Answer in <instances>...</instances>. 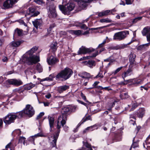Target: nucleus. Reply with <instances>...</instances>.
Here are the masks:
<instances>
[{"instance_id": "obj_57", "label": "nucleus", "mask_w": 150, "mask_h": 150, "mask_svg": "<svg viewBox=\"0 0 150 150\" xmlns=\"http://www.w3.org/2000/svg\"><path fill=\"white\" fill-rule=\"evenodd\" d=\"M104 12V15L105 16H106L108 14L109 12H110V11L109 10H106L105 11H103Z\"/></svg>"}, {"instance_id": "obj_36", "label": "nucleus", "mask_w": 150, "mask_h": 150, "mask_svg": "<svg viewBox=\"0 0 150 150\" xmlns=\"http://www.w3.org/2000/svg\"><path fill=\"white\" fill-rule=\"evenodd\" d=\"M76 26H79L81 28L84 30H86L88 28L84 24H81V23H79V24H76Z\"/></svg>"}, {"instance_id": "obj_7", "label": "nucleus", "mask_w": 150, "mask_h": 150, "mask_svg": "<svg viewBox=\"0 0 150 150\" xmlns=\"http://www.w3.org/2000/svg\"><path fill=\"white\" fill-rule=\"evenodd\" d=\"M21 111L23 112V116L25 114L29 117H31L33 115L35 112L33 107L29 104L26 105L25 108Z\"/></svg>"}, {"instance_id": "obj_24", "label": "nucleus", "mask_w": 150, "mask_h": 150, "mask_svg": "<svg viewBox=\"0 0 150 150\" xmlns=\"http://www.w3.org/2000/svg\"><path fill=\"white\" fill-rule=\"evenodd\" d=\"M35 84H33L32 83L27 84L24 86L23 91L25 90H30L34 87Z\"/></svg>"}, {"instance_id": "obj_47", "label": "nucleus", "mask_w": 150, "mask_h": 150, "mask_svg": "<svg viewBox=\"0 0 150 150\" xmlns=\"http://www.w3.org/2000/svg\"><path fill=\"white\" fill-rule=\"evenodd\" d=\"M109 60L110 62L108 64V65H110V62H112L115 61V60L114 59V58L113 56H111L110 57H109Z\"/></svg>"}, {"instance_id": "obj_55", "label": "nucleus", "mask_w": 150, "mask_h": 150, "mask_svg": "<svg viewBox=\"0 0 150 150\" xmlns=\"http://www.w3.org/2000/svg\"><path fill=\"white\" fill-rule=\"evenodd\" d=\"M142 18V17H139L137 18H135L133 21V22L134 23H136V21H137V20H140Z\"/></svg>"}, {"instance_id": "obj_58", "label": "nucleus", "mask_w": 150, "mask_h": 150, "mask_svg": "<svg viewBox=\"0 0 150 150\" xmlns=\"http://www.w3.org/2000/svg\"><path fill=\"white\" fill-rule=\"evenodd\" d=\"M98 15L99 16L101 17L105 16L104 13V12L103 11H102L101 12H99L98 13Z\"/></svg>"}, {"instance_id": "obj_14", "label": "nucleus", "mask_w": 150, "mask_h": 150, "mask_svg": "<svg viewBox=\"0 0 150 150\" xmlns=\"http://www.w3.org/2000/svg\"><path fill=\"white\" fill-rule=\"evenodd\" d=\"M34 26L37 29H38L42 25L43 23L42 20V19H37L32 21Z\"/></svg>"}, {"instance_id": "obj_43", "label": "nucleus", "mask_w": 150, "mask_h": 150, "mask_svg": "<svg viewBox=\"0 0 150 150\" xmlns=\"http://www.w3.org/2000/svg\"><path fill=\"white\" fill-rule=\"evenodd\" d=\"M83 145L86 147L88 148H91V145L90 144H88L87 142H84L83 141Z\"/></svg>"}, {"instance_id": "obj_23", "label": "nucleus", "mask_w": 150, "mask_h": 150, "mask_svg": "<svg viewBox=\"0 0 150 150\" xmlns=\"http://www.w3.org/2000/svg\"><path fill=\"white\" fill-rule=\"evenodd\" d=\"M145 110L144 108H140L138 110V116L139 117H142L144 115Z\"/></svg>"}, {"instance_id": "obj_13", "label": "nucleus", "mask_w": 150, "mask_h": 150, "mask_svg": "<svg viewBox=\"0 0 150 150\" xmlns=\"http://www.w3.org/2000/svg\"><path fill=\"white\" fill-rule=\"evenodd\" d=\"M125 82H127V83H132V84L134 86H137L142 84L143 83L142 80L139 79H134L126 80L125 81Z\"/></svg>"}, {"instance_id": "obj_25", "label": "nucleus", "mask_w": 150, "mask_h": 150, "mask_svg": "<svg viewBox=\"0 0 150 150\" xmlns=\"http://www.w3.org/2000/svg\"><path fill=\"white\" fill-rule=\"evenodd\" d=\"M150 27L148 26L144 27L142 31V35L144 36H145L146 35L150 33Z\"/></svg>"}, {"instance_id": "obj_45", "label": "nucleus", "mask_w": 150, "mask_h": 150, "mask_svg": "<svg viewBox=\"0 0 150 150\" xmlns=\"http://www.w3.org/2000/svg\"><path fill=\"white\" fill-rule=\"evenodd\" d=\"M88 120H91V118L90 116H88L86 118H84L82 120V123L85 122Z\"/></svg>"}, {"instance_id": "obj_46", "label": "nucleus", "mask_w": 150, "mask_h": 150, "mask_svg": "<svg viewBox=\"0 0 150 150\" xmlns=\"http://www.w3.org/2000/svg\"><path fill=\"white\" fill-rule=\"evenodd\" d=\"M34 1L39 4H44L43 0H34Z\"/></svg>"}, {"instance_id": "obj_2", "label": "nucleus", "mask_w": 150, "mask_h": 150, "mask_svg": "<svg viewBox=\"0 0 150 150\" xmlns=\"http://www.w3.org/2000/svg\"><path fill=\"white\" fill-rule=\"evenodd\" d=\"M38 49V47L34 46L27 52L23 56L22 61L29 65H32L39 62V57L36 55L33 54Z\"/></svg>"}, {"instance_id": "obj_10", "label": "nucleus", "mask_w": 150, "mask_h": 150, "mask_svg": "<svg viewBox=\"0 0 150 150\" xmlns=\"http://www.w3.org/2000/svg\"><path fill=\"white\" fill-rule=\"evenodd\" d=\"M7 81L10 84L16 86H18L23 84V82L21 81L15 79H8Z\"/></svg>"}, {"instance_id": "obj_19", "label": "nucleus", "mask_w": 150, "mask_h": 150, "mask_svg": "<svg viewBox=\"0 0 150 150\" xmlns=\"http://www.w3.org/2000/svg\"><path fill=\"white\" fill-rule=\"evenodd\" d=\"M48 117L50 126V131H53V128L54 127V118L50 116H49Z\"/></svg>"}, {"instance_id": "obj_37", "label": "nucleus", "mask_w": 150, "mask_h": 150, "mask_svg": "<svg viewBox=\"0 0 150 150\" xmlns=\"http://www.w3.org/2000/svg\"><path fill=\"white\" fill-rule=\"evenodd\" d=\"M100 22L103 23H110L112 21L111 19H110L108 18H104L101 19L100 20Z\"/></svg>"}, {"instance_id": "obj_64", "label": "nucleus", "mask_w": 150, "mask_h": 150, "mask_svg": "<svg viewBox=\"0 0 150 150\" xmlns=\"http://www.w3.org/2000/svg\"><path fill=\"white\" fill-rule=\"evenodd\" d=\"M64 131L65 132H67L68 131L69 129V127L68 126L65 125L64 127Z\"/></svg>"}, {"instance_id": "obj_27", "label": "nucleus", "mask_w": 150, "mask_h": 150, "mask_svg": "<svg viewBox=\"0 0 150 150\" xmlns=\"http://www.w3.org/2000/svg\"><path fill=\"white\" fill-rule=\"evenodd\" d=\"M93 0H75L76 1L78 2L79 4V6L81 7H82L81 5H83L84 3H90L93 1Z\"/></svg>"}, {"instance_id": "obj_21", "label": "nucleus", "mask_w": 150, "mask_h": 150, "mask_svg": "<svg viewBox=\"0 0 150 150\" xmlns=\"http://www.w3.org/2000/svg\"><path fill=\"white\" fill-rule=\"evenodd\" d=\"M78 76L83 78H89L90 77V74L86 72H80Z\"/></svg>"}, {"instance_id": "obj_53", "label": "nucleus", "mask_w": 150, "mask_h": 150, "mask_svg": "<svg viewBox=\"0 0 150 150\" xmlns=\"http://www.w3.org/2000/svg\"><path fill=\"white\" fill-rule=\"evenodd\" d=\"M147 40L149 42H150V33H148L146 35Z\"/></svg>"}, {"instance_id": "obj_61", "label": "nucleus", "mask_w": 150, "mask_h": 150, "mask_svg": "<svg viewBox=\"0 0 150 150\" xmlns=\"http://www.w3.org/2000/svg\"><path fill=\"white\" fill-rule=\"evenodd\" d=\"M99 83V81H95L94 83L93 84V86L96 88V86Z\"/></svg>"}, {"instance_id": "obj_28", "label": "nucleus", "mask_w": 150, "mask_h": 150, "mask_svg": "<svg viewBox=\"0 0 150 150\" xmlns=\"http://www.w3.org/2000/svg\"><path fill=\"white\" fill-rule=\"evenodd\" d=\"M22 42L21 41H13L11 43L10 45L13 47H17L19 46Z\"/></svg>"}, {"instance_id": "obj_15", "label": "nucleus", "mask_w": 150, "mask_h": 150, "mask_svg": "<svg viewBox=\"0 0 150 150\" xmlns=\"http://www.w3.org/2000/svg\"><path fill=\"white\" fill-rule=\"evenodd\" d=\"M136 55L133 53H131L129 55V61L130 62L129 67H133L136 65L135 61Z\"/></svg>"}, {"instance_id": "obj_63", "label": "nucleus", "mask_w": 150, "mask_h": 150, "mask_svg": "<svg viewBox=\"0 0 150 150\" xmlns=\"http://www.w3.org/2000/svg\"><path fill=\"white\" fill-rule=\"evenodd\" d=\"M126 4H131L132 3L130 0H125Z\"/></svg>"}, {"instance_id": "obj_44", "label": "nucleus", "mask_w": 150, "mask_h": 150, "mask_svg": "<svg viewBox=\"0 0 150 150\" xmlns=\"http://www.w3.org/2000/svg\"><path fill=\"white\" fill-rule=\"evenodd\" d=\"M81 96L82 98L86 102H88V101L87 100L86 96L82 92H81Z\"/></svg>"}, {"instance_id": "obj_48", "label": "nucleus", "mask_w": 150, "mask_h": 150, "mask_svg": "<svg viewBox=\"0 0 150 150\" xmlns=\"http://www.w3.org/2000/svg\"><path fill=\"white\" fill-rule=\"evenodd\" d=\"M44 114V112H40L37 116L36 118V119L37 120H38Z\"/></svg>"}, {"instance_id": "obj_30", "label": "nucleus", "mask_w": 150, "mask_h": 150, "mask_svg": "<svg viewBox=\"0 0 150 150\" xmlns=\"http://www.w3.org/2000/svg\"><path fill=\"white\" fill-rule=\"evenodd\" d=\"M69 32L72 34H74L76 35H79L81 34V30H71Z\"/></svg>"}, {"instance_id": "obj_8", "label": "nucleus", "mask_w": 150, "mask_h": 150, "mask_svg": "<svg viewBox=\"0 0 150 150\" xmlns=\"http://www.w3.org/2000/svg\"><path fill=\"white\" fill-rule=\"evenodd\" d=\"M18 1V0H7L3 3V9H6L12 8L13 5Z\"/></svg>"}, {"instance_id": "obj_4", "label": "nucleus", "mask_w": 150, "mask_h": 150, "mask_svg": "<svg viewBox=\"0 0 150 150\" xmlns=\"http://www.w3.org/2000/svg\"><path fill=\"white\" fill-rule=\"evenodd\" d=\"M73 73L72 70L68 68H66L59 73L56 76L57 79L62 78L63 80L65 81L69 79Z\"/></svg>"}, {"instance_id": "obj_60", "label": "nucleus", "mask_w": 150, "mask_h": 150, "mask_svg": "<svg viewBox=\"0 0 150 150\" xmlns=\"http://www.w3.org/2000/svg\"><path fill=\"white\" fill-rule=\"evenodd\" d=\"M103 89H104L105 90H107L108 91L112 90V89L110 88V86L106 87H104Z\"/></svg>"}, {"instance_id": "obj_40", "label": "nucleus", "mask_w": 150, "mask_h": 150, "mask_svg": "<svg viewBox=\"0 0 150 150\" xmlns=\"http://www.w3.org/2000/svg\"><path fill=\"white\" fill-rule=\"evenodd\" d=\"M25 138L23 137H21L19 140V143L23 142L24 144H25Z\"/></svg>"}, {"instance_id": "obj_3", "label": "nucleus", "mask_w": 150, "mask_h": 150, "mask_svg": "<svg viewBox=\"0 0 150 150\" xmlns=\"http://www.w3.org/2000/svg\"><path fill=\"white\" fill-rule=\"evenodd\" d=\"M23 112L20 111L16 113H9L3 118L4 123L6 125H10L13 123L17 117L20 118L23 116Z\"/></svg>"}, {"instance_id": "obj_42", "label": "nucleus", "mask_w": 150, "mask_h": 150, "mask_svg": "<svg viewBox=\"0 0 150 150\" xmlns=\"http://www.w3.org/2000/svg\"><path fill=\"white\" fill-rule=\"evenodd\" d=\"M14 92H16L17 93H18L20 94H21V93H23V90L21 91L18 88H16L13 90Z\"/></svg>"}, {"instance_id": "obj_54", "label": "nucleus", "mask_w": 150, "mask_h": 150, "mask_svg": "<svg viewBox=\"0 0 150 150\" xmlns=\"http://www.w3.org/2000/svg\"><path fill=\"white\" fill-rule=\"evenodd\" d=\"M67 33L66 32L64 31H61L60 32V35L61 36L65 35H66Z\"/></svg>"}, {"instance_id": "obj_16", "label": "nucleus", "mask_w": 150, "mask_h": 150, "mask_svg": "<svg viewBox=\"0 0 150 150\" xmlns=\"http://www.w3.org/2000/svg\"><path fill=\"white\" fill-rule=\"evenodd\" d=\"M47 61L48 64L50 65H54L58 62V59L53 56L48 57Z\"/></svg>"}, {"instance_id": "obj_56", "label": "nucleus", "mask_w": 150, "mask_h": 150, "mask_svg": "<svg viewBox=\"0 0 150 150\" xmlns=\"http://www.w3.org/2000/svg\"><path fill=\"white\" fill-rule=\"evenodd\" d=\"M77 101L79 103H80L82 104H83L85 106H87V104L86 103H84L83 102V101H81V100H77Z\"/></svg>"}, {"instance_id": "obj_6", "label": "nucleus", "mask_w": 150, "mask_h": 150, "mask_svg": "<svg viewBox=\"0 0 150 150\" xmlns=\"http://www.w3.org/2000/svg\"><path fill=\"white\" fill-rule=\"evenodd\" d=\"M129 34V32L127 31H120L115 34L113 39L115 40H124L127 36V35Z\"/></svg>"}, {"instance_id": "obj_9", "label": "nucleus", "mask_w": 150, "mask_h": 150, "mask_svg": "<svg viewBox=\"0 0 150 150\" xmlns=\"http://www.w3.org/2000/svg\"><path fill=\"white\" fill-rule=\"evenodd\" d=\"M94 51V49L93 48H86L85 47H82L80 48L78 52V54H86L87 53H89Z\"/></svg>"}, {"instance_id": "obj_34", "label": "nucleus", "mask_w": 150, "mask_h": 150, "mask_svg": "<svg viewBox=\"0 0 150 150\" xmlns=\"http://www.w3.org/2000/svg\"><path fill=\"white\" fill-rule=\"evenodd\" d=\"M36 69L39 73L41 72L42 71V68L40 64L39 63L37 64L36 67Z\"/></svg>"}, {"instance_id": "obj_39", "label": "nucleus", "mask_w": 150, "mask_h": 150, "mask_svg": "<svg viewBox=\"0 0 150 150\" xmlns=\"http://www.w3.org/2000/svg\"><path fill=\"white\" fill-rule=\"evenodd\" d=\"M134 139H133V143L132 144L131 148H135L136 147H138L139 146L138 142H134Z\"/></svg>"}, {"instance_id": "obj_12", "label": "nucleus", "mask_w": 150, "mask_h": 150, "mask_svg": "<svg viewBox=\"0 0 150 150\" xmlns=\"http://www.w3.org/2000/svg\"><path fill=\"white\" fill-rule=\"evenodd\" d=\"M49 5V10L50 13L51 14L53 17H56V14L55 10V6L54 3L52 2H48V4Z\"/></svg>"}, {"instance_id": "obj_11", "label": "nucleus", "mask_w": 150, "mask_h": 150, "mask_svg": "<svg viewBox=\"0 0 150 150\" xmlns=\"http://www.w3.org/2000/svg\"><path fill=\"white\" fill-rule=\"evenodd\" d=\"M29 12H27L25 16L30 15L31 17H33L37 16L40 14V12L38 11H35V9L33 7H30L29 8Z\"/></svg>"}, {"instance_id": "obj_1", "label": "nucleus", "mask_w": 150, "mask_h": 150, "mask_svg": "<svg viewBox=\"0 0 150 150\" xmlns=\"http://www.w3.org/2000/svg\"><path fill=\"white\" fill-rule=\"evenodd\" d=\"M70 110V109L68 107H64L62 109L61 111L62 115L58 117L57 122V131L55 134L52 135L50 137H49V140L52 144L51 145L52 147L56 146V142L60 132V129L62 126L63 127L65 124L67 114L69 113Z\"/></svg>"}, {"instance_id": "obj_41", "label": "nucleus", "mask_w": 150, "mask_h": 150, "mask_svg": "<svg viewBox=\"0 0 150 150\" xmlns=\"http://www.w3.org/2000/svg\"><path fill=\"white\" fill-rule=\"evenodd\" d=\"M123 68L122 67L117 68L115 70L113 71L112 74L114 75L116 74L117 73L119 72Z\"/></svg>"}, {"instance_id": "obj_59", "label": "nucleus", "mask_w": 150, "mask_h": 150, "mask_svg": "<svg viewBox=\"0 0 150 150\" xmlns=\"http://www.w3.org/2000/svg\"><path fill=\"white\" fill-rule=\"evenodd\" d=\"M43 81H52V78H51V77H47V78L44 79L43 80Z\"/></svg>"}, {"instance_id": "obj_51", "label": "nucleus", "mask_w": 150, "mask_h": 150, "mask_svg": "<svg viewBox=\"0 0 150 150\" xmlns=\"http://www.w3.org/2000/svg\"><path fill=\"white\" fill-rule=\"evenodd\" d=\"M108 25H107V26H104L101 27H98V28H91L90 30H98L99 29H102L103 28L106 27H108Z\"/></svg>"}, {"instance_id": "obj_50", "label": "nucleus", "mask_w": 150, "mask_h": 150, "mask_svg": "<svg viewBox=\"0 0 150 150\" xmlns=\"http://www.w3.org/2000/svg\"><path fill=\"white\" fill-rule=\"evenodd\" d=\"M18 22H19V23L21 25H23L24 26H27L26 24L24 22V21L22 20H18Z\"/></svg>"}, {"instance_id": "obj_32", "label": "nucleus", "mask_w": 150, "mask_h": 150, "mask_svg": "<svg viewBox=\"0 0 150 150\" xmlns=\"http://www.w3.org/2000/svg\"><path fill=\"white\" fill-rule=\"evenodd\" d=\"M100 126V125L99 124H96L93 126L89 127L90 130L92 131L95 129H97L98 127Z\"/></svg>"}, {"instance_id": "obj_5", "label": "nucleus", "mask_w": 150, "mask_h": 150, "mask_svg": "<svg viewBox=\"0 0 150 150\" xmlns=\"http://www.w3.org/2000/svg\"><path fill=\"white\" fill-rule=\"evenodd\" d=\"M75 4L72 3H68L65 6L59 5V7L62 12L66 15H69L70 12L73 10L75 7Z\"/></svg>"}, {"instance_id": "obj_17", "label": "nucleus", "mask_w": 150, "mask_h": 150, "mask_svg": "<svg viewBox=\"0 0 150 150\" xmlns=\"http://www.w3.org/2000/svg\"><path fill=\"white\" fill-rule=\"evenodd\" d=\"M132 67H129V68L125 72L122 74V76L124 80V83H123L124 85L128 83H127V82L125 81V78L126 77L130 75V73L132 71Z\"/></svg>"}, {"instance_id": "obj_52", "label": "nucleus", "mask_w": 150, "mask_h": 150, "mask_svg": "<svg viewBox=\"0 0 150 150\" xmlns=\"http://www.w3.org/2000/svg\"><path fill=\"white\" fill-rule=\"evenodd\" d=\"M55 26V25L54 24H52L50 25L49 28L48 29V30L49 31H51L53 28Z\"/></svg>"}, {"instance_id": "obj_38", "label": "nucleus", "mask_w": 150, "mask_h": 150, "mask_svg": "<svg viewBox=\"0 0 150 150\" xmlns=\"http://www.w3.org/2000/svg\"><path fill=\"white\" fill-rule=\"evenodd\" d=\"M120 96V97L122 99L127 98L129 97V96L128 95V93H127L121 94Z\"/></svg>"}, {"instance_id": "obj_29", "label": "nucleus", "mask_w": 150, "mask_h": 150, "mask_svg": "<svg viewBox=\"0 0 150 150\" xmlns=\"http://www.w3.org/2000/svg\"><path fill=\"white\" fill-rule=\"evenodd\" d=\"M98 51H97L95 53L93 54L91 56H88L86 57H84L83 58H81L80 59V60H82L83 59H90L91 58V57H95L98 54Z\"/></svg>"}, {"instance_id": "obj_18", "label": "nucleus", "mask_w": 150, "mask_h": 150, "mask_svg": "<svg viewBox=\"0 0 150 150\" xmlns=\"http://www.w3.org/2000/svg\"><path fill=\"white\" fill-rule=\"evenodd\" d=\"M69 86L64 85L59 87L58 88L57 91L59 93H61L69 89Z\"/></svg>"}, {"instance_id": "obj_33", "label": "nucleus", "mask_w": 150, "mask_h": 150, "mask_svg": "<svg viewBox=\"0 0 150 150\" xmlns=\"http://www.w3.org/2000/svg\"><path fill=\"white\" fill-rule=\"evenodd\" d=\"M15 33L17 34L18 36H21L23 35V31L22 30L17 28L15 30Z\"/></svg>"}, {"instance_id": "obj_49", "label": "nucleus", "mask_w": 150, "mask_h": 150, "mask_svg": "<svg viewBox=\"0 0 150 150\" xmlns=\"http://www.w3.org/2000/svg\"><path fill=\"white\" fill-rule=\"evenodd\" d=\"M103 75L102 74V73H100L99 72L98 75H97L96 77H95L94 78H103Z\"/></svg>"}, {"instance_id": "obj_62", "label": "nucleus", "mask_w": 150, "mask_h": 150, "mask_svg": "<svg viewBox=\"0 0 150 150\" xmlns=\"http://www.w3.org/2000/svg\"><path fill=\"white\" fill-rule=\"evenodd\" d=\"M51 97V95L50 93H48L45 96V97L48 99L50 98Z\"/></svg>"}, {"instance_id": "obj_22", "label": "nucleus", "mask_w": 150, "mask_h": 150, "mask_svg": "<svg viewBox=\"0 0 150 150\" xmlns=\"http://www.w3.org/2000/svg\"><path fill=\"white\" fill-rule=\"evenodd\" d=\"M46 136L44 135L42 132H40L35 134L34 136H33L30 137V140L31 141L34 142L35 138H36L38 137H46Z\"/></svg>"}, {"instance_id": "obj_20", "label": "nucleus", "mask_w": 150, "mask_h": 150, "mask_svg": "<svg viewBox=\"0 0 150 150\" xmlns=\"http://www.w3.org/2000/svg\"><path fill=\"white\" fill-rule=\"evenodd\" d=\"M150 45V42L143 44L139 46L137 48V49L140 50H144L147 49Z\"/></svg>"}, {"instance_id": "obj_26", "label": "nucleus", "mask_w": 150, "mask_h": 150, "mask_svg": "<svg viewBox=\"0 0 150 150\" xmlns=\"http://www.w3.org/2000/svg\"><path fill=\"white\" fill-rule=\"evenodd\" d=\"M57 43L56 42H53L50 45V48L52 51L55 52L57 50L58 46Z\"/></svg>"}, {"instance_id": "obj_31", "label": "nucleus", "mask_w": 150, "mask_h": 150, "mask_svg": "<svg viewBox=\"0 0 150 150\" xmlns=\"http://www.w3.org/2000/svg\"><path fill=\"white\" fill-rule=\"evenodd\" d=\"M84 63H86V64L90 67H91L93 66H95V61H89L88 62L85 61Z\"/></svg>"}, {"instance_id": "obj_35", "label": "nucleus", "mask_w": 150, "mask_h": 150, "mask_svg": "<svg viewBox=\"0 0 150 150\" xmlns=\"http://www.w3.org/2000/svg\"><path fill=\"white\" fill-rule=\"evenodd\" d=\"M21 132L20 129H17L14 130L12 132V134L13 135H17L18 136H19L21 134Z\"/></svg>"}]
</instances>
